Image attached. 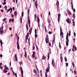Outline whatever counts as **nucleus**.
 Masks as SVG:
<instances>
[{"mask_svg": "<svg viewBox=\"0 0 77 77\" xmlns=\"http://www.w3.org/2000/svg\"><path fill=\"white\" fill-rule=\"evenodd\" d=\"M68 35H69V34H68V32H67L66 36V46H68L69 44L68 42H69V39H68Z\"/></svg>", "mask_w": 77, "mask_h": 77, "instance_id": "nucleus-1", "label": "nucleus"}, {"mask_svg": "<svg viewBox=\"0 0 77 77\" xmlns=\"http://www.w3.org/2000/svg\"><path fill=\"white\" fill-rule=\"evenodd\" d=\"M49 69H49V68L47 67L46 68V72L45 73V77H47V76H48V75H47V72H49Z\"/></svg>", "mask_w": 77, "mask_h": 77, "instance_id": "nucleus-2", "label": "nucleus"}, {"mask_svg": "<svg viewBox=\"0 0 77 77\" xmlns=\"http://www.w3.org/2000/svg\"><path fill=\"white\" fill-rule=\"evenodd\" d=\"M35 6L36 9L38 8V2H37V0H36V1L35 2Z\"/></svg>", "mask_w": 77, "mask_h": 77, "instance_id": "nucleus-3", "label": "nucleus"}, {"mask_svg": "<svg viewBox=\"0 0 77 77\" xmlns=\"http://www.w3.org/2000/svg\"><path fill=\"white\" fill-rule=\"evenodd\" d=\"M54 60H52V62H51L52 65V66H53L54 67V65H55V63H54Z\"/></svg>", "mask_w": 77, "mask_h": 77, "instance_id": "nucleus-4", "label": "nucleus"}, {"mask_svg": "<svg viewBox=\"0 0 77 77\" xmlns=\"http://www.w3.org/2000/svg\"><path fill=\"white\" fill-rule=\"evenodd\" d=\"M66 21H67L69 24H70V23H71V21H70L69 19L68 18H67V19L66 20Z\"/></svg>", "mask_w": 77, "mask_h": 77, "instance_id": "nucleus-5", "label": "nucleus"}, {"mask_svg": "<svg viewBox=\"0 0 77 77\" xmlns=\"http://www.w3.org/2000/svg\"><path fill=\"white\" fill-rule=\"evenodd\" d=\"M45 41L46 43L48 44L49 42V38H45Z\"/></svg>", "mask_w": 77, "mask_h": 77, "instance_id": "nucleus-6", "label": "nucleus"}, {"mask_svg": "<svg viewBox=\"0 0 77 77\" xmlns=\"http://www.w3.org/2000/svg\"><path fill=\"white\" fill-rule=\"evenodd\" d=\"M67 11L68 12V13L69 14V15H71V13L70 11V10H69L68 9H67Z\"/></svg>", "mask_w": 77, "mask_h": 77, "instance_id": "nucleus-7", "label": "nucleus"}, {"mask_svg": "<svg viewBox=\"0 0 77 77\" xmlns=\"http://www.w3.org/2000/svg\"><path fill=\"white\" fill-rule=\"evenodd\" d=\"M48 24H50V23L51 22V21L50 20V18H48Z\"/></svg>", "mask_w": 77, "mask_h": 77, "instance_id": "nucleus-8", "label": "nucleus"}, {"mask_svg": "<svg viewBox=\"0 0 77 77\" xmlns=\"http://www.w3.org/2000/svg\"><path fill=\"white\" fill-rule=\"evenodd\" d=\"M3 71L5 73H6V72H8V70H7V69L5 68L4 69Z\"/></svg>", "mask_w": 77, "mask_h": 77, "instance_id": "nucleus-9", "label": "nucleus"}, {"mask_svg": "<svg viewBox=\"0 0 77 77\" xmlns=\"http://www.w3.org/2000/svg\"><path fill=\"white\" fill-rule=\"evenodd\" d=\"M46 59V57H45V56L43 55L42 57V60H45Z\"/></svg>", "mask_w": 77, "mask_h": 77, "instance_id": "nucleus-10", "label": "nucleus"}, {"mask_svg": "<svg viewBox=\"0 0 77 77\" xmlns=\"http://www.w3.org/2000/svg\"><path fill=\"white\" fill-rule=\"evenodd\" d=\"M32 29H33V28H31L30 30L29 31V32L30 35H31V33H32Z\"/></svg>", "mask_w": 77, "mask_h": 77, "instance_id": "nucleus-11", "label": "nucleus"}, {"mask_svg": "<svg viewBox=\"0 0 77 77\" xmlns=\"http://www.w3.org/2000/svg\"><path fill=\"white\" fill-rule=\"evenodd\" d=\"M37 22L38 23H39V21H40V20H39V18L37 17Z\"/></svg>", "mask_w": 77, "mask_h": 77, "instance_id": "nucleus-12", "label": "nucleus"}, {"mask_svg": "<svg viewBox=\"0 0 77 77\" xmlns=\"http://www.w3.org/2000/svg\"><path fill=\"white\" fill-rule=\"evenodd\" d=\"M71 3V5L72 6V10H73V9H74V7H73V3H72V2H71L70 3Z\"/></svg>", "mask_w": 77, "mask_h": 77, "instance_id": "nucleus-13", "label": "nucleus"}, {"mask_svg": "<svg viewBox=\"0 0 77 77\" xmlns=\"http://www.w3.org/2000/svg\"><path fill=\"white\" fill-rule=\"evenodd\" d=\"M72 17L75 20V13H73L72 15Z\"/></svg>", "mask_w": 77, "mask_h": 77, "instance_id": "nucleus-14", "label": "nucleus"}, {"mask_svg": "<svg viewBox=\"0 0 77 77\" xmlns=\"http://www.w3.org/2000/svg\"><path fill=\"white\" fill-rule=\"evenodd\" d=\"M28 23H30V17H29V16H28Z\"/></svg>", "mask_w": 77, "mask_h": 77, "instance_id": "nucleus-15", "label": "nucleus"}, {"mask_svg": "<svg viewBox=\"0 0 77 77\" xmlns=\"http://www.w3.org/2000/svg\"><path fill=\"white\" fill-rule=\"evenodd\" d=\"M26 30H27V31H28L29 29H28V23H27L26 24Z\"/></svg>", "mask_w": 77, "mask_h": 77, "instance_id": "nucleus-16", "label": "nucleus"}, {"mask_svg": "<svg viewBox=\"0 0 77 77\" xmlns=\"http://www.w3.org/2000/svg\"><path fill=\"white\" fill-rule=\"evenodd\" d=\"M17 12L14 11V14L15 15V17H17Z\"/></svg>", "mask_w": 77, "mask_h": 77, "instance_id": "nucleus-17", "label": "nucleus"}, {"mask_svg": "<svg viewBox=\"0 0 77 77\" xmlns=\"http://www.w3.org/2000/svg\"><path fill=\"white\" fill-rule=\"evenodd\" d=\"M17 44V48L19 50H20V46L19 45V44Z\"/></svg>", "mask_w": 77, "mask_h": 77, "instance_id": "nucleus-18", "label": "nucleus"}, {"mask_svg": "<svg viewBox=\"0 0 77 77\" xmlns=\"http://www.w3.org/2000/svg\"><path fill=\"white\" fill-rule=\"evenodd\" d=\"M11 9H12V8H10L9 9H8V10H7V13H8V12H9V11H11Z\"/></svg>", "mask_w": 77, "mask_h": 77, "instance_id": "nucleus-19", "label": "nucleus"}, {"mask_svg": "<svg viewBox=\"0 0 77 77\" xmlns=\"http://www.w3.org/2000/svg\"><path fill=\"white\" fill-rule=\"evenodd\" d=\"M33 71H34V73H35V74H37V72H36V70H35V69H33Z\"/></svg>", "mask_w": 77, "mask_h": 77, "instance_id": "nucleus-20", "label": "nucleus"}, {"mask_svg": "<svg viewBox=\"0 0 77 77\" xmlns=\"http://www.w3.org/2000/svg\"><path fill=\"white\" fill-rule=\"evenodd\" d=\"M60 36H62V35L61 34V33L62 32V29L61 28V27H60Z\"/></svg>", "mask_w": 77, "mask_h": 77, "instance_id": "nucleus-21", "label": "nucleus"}, {"mask_svg": "<svg viewBox=\"0 0 77 77\" xmlns=\"http://www.w3.org/2000/svg\"><path fill=\"white\" fill-rule=\"evenodd\" d=\"M25 57H26L27 56V52H26V51H25Z\"/></svg>", "mask_w": 77, "mask_h": 77, "instance_id": "nucleus-22", "label": "nucleus"}, {"mask_svg": "<svg viewBox=\"0 0 77 77\" xmlns=\"http://www.w3.org/2000/svg\"><path fill=\"white\" fill-rule=\"evenodd\" d=\"M0 43L1 46H2V45L3 44V42H2V40H1L0 41Z\"/></svg>", "mask_w": 77, "mask_h": 77, "instance_id": "nucleus-23", "label": "nucleus"}, {"mask_svg": "<svg viewBox=\"0 0 77 77\" xmlns=\"http://www.w3.org/2000/svg\"><path fill=\"white\" fill-rule=\"evenodd\" d=\"M58 18H60V13L58 14Z\"/></svg>", "mask_w": 77, "mask_h": 77, "instance_id": "nucleus-24", "label": "nucleus"}, {"mask_svg": "<svg viewBox=\"0 0 77 77\" xmlns=\"http://www.w3.org/2000/svg\"><path fill=\"white\" fill-rule=\"evenodd\" d=\"M32 58H34V57H35V55H34V54H32Z\"/></svg>", "mask_w": 77, "mask_h": 77, "instance_id": "nucleus-25", "label": "nucleus"}, {"mask_svg": "<svg viewBox=\"0 0 77 77\" xmlns=\"http://www.w3.org/2000/svg\"><path fill=\"white\" fill-rule=\"evenodd\" d=\"M21 74H22V75H23V70H21Z\"/></svg>", "mask_w": 77, "mask_h": 77, "instance_id": "nucleus-26", "label": "nucleus"}, {"mask_svg": "<svg viewBox=\"0 0 77 77\" xmlns=\"http://www.w3.org/2000/svg\"><path fill=\"white\" fill-rule=\"evenodd\" d=\"M60 17H58V23H59L60 22Z\"/></svg>", "mask_w": 77, "mask_h": 77, "instance_id": "nucleus-27", "label": "nucleus"}, {"mask_svg": "<svg viewBox=\"0 0 77 77\" xmlns=\"http://www.w3.org/2000/svg\"><path fill=\"white\" fill-rule=\"evenodd\" d=\"M37 30L36 29H35V34H36L37 33Z\"/></svg>", "mask_w": 77, "mask_h": 77, "instance_id": "nucleus-28", "label": "nucleus"}, {"mask_svg": "<svg viewBox=\"0 0 77 77\" xmlns=\"http://www.w3.org/2000/svg\"><path fill=\"white\" fill-rule=\"evenodd\" d=\"M65 61L66 62L67 61V58H66V57H65Z\"/></svg>", "mask_w": 77, "mask_h": 77, "instance_id": "nucleus-29", "label": "nucleus"}, {"mask_svg": "<svg viewBox=\"0 0 77 77\" xmlns=\"http://www.w3.org/2000/svg\"><path fill=\"white\" fill-rule=\"evenodd\" d=\"M54 41H55V39H53V40L52 41V45L54 43Z\"/></svg>", "mask_w": 77, "mask_h": 77, "instance_id": "nucleus-30", "label": "nucleus"}, {"mask_svg": "<svg viewBox=\"0 0 77 77\" xmlns=\"http://www.w3.org/2000/svg\"><path fill=\"white\" fill-rule=\"evenodd\" d=\"M23 15H24V12H23L22 13V17H23Z\"/></svg>", "mask_w": 77, "mask_h": 77, "instance_id": "nucleus-31", "label": "nucleus"}, {"mask_svg": "<svg viewBox=\"0 0 77 77\" xmlns=\"http://www.w3.org/2000/svg\"><path fill=\"white\" fill-rule=\"evenodd\" d=\"M37 36H38V35H37V34H35V39H36V38H37Z\"/></svg>", "mask_w": 77, "mask_h": 77, "instance_id": "nucleus-32", "label": "nucleus"}, {"mask_svg": "<svg viewBox=\"0 0 77 77\" xmlns=\"http://www.w3.org/2000/svg\"><path fill=\"white\" fill-rule=\"evenodd\" d=\"M52 33V32L49 31L48 32V33L49 34V35L51 34V33Z\"/></svg>", "mask_w": 77, "mask_h": 77, "instance_id": "nucleus-33", "label": "nucleus"}, {"mask_svg": "<svg viewBox=\"0 0 77 77\" xmlns=\"http://www.w3.org/2000/svg\"><path fill=\"white\" fill-rule=\"evenodd\" d=\"M46 38H45L49 39V38H48V35H46Z\"/></svg>", "mask_w": 77, "mask_h": 77, "instance_id": "nucleus-34", "label": "nucleus"}, {"mask_svg": "<svg viewBox=\"0 0 77 77\" xmlns=\"http://www.w3.org/2000/svg\"><path fill=\"white\" fill-rule=\"evenodd\" d=\"M72 65H73V68H74V62H72Z\"/></svg>", "mask_w": 77, "mask_h": 77, "instance_id": "nucleus-35", "label": "nucleus"}, {"mask_svg": "<svg viewBox=\"0 0 77 77\" xmlns=\"http://www.w3.org/2000/svg\"><path fill=\"white\" fill-rule=\"evenodd\" d=\"M0 34H2V33H3V30H0Z\"/></svg>", "mask_w": 77, "mask_h": 77, "instance_id": "nucleus-36", "label": "nucleus"}, {"mask_svg": "<svg viewBox=\"0 0 77 77\" xmlns=\"http://www.w3.org/2000/svg\"><path fill=\"white\" fill-rule=\"evenodd\" d=\"M34 17H35V20H36V14H35L34 15Z\"/></svg>", "mask_w": 77, "mask_h": 77, "instance_id": "nucleus-37", "label": "nucleus"}, {"mask_svg": "<svg viewBox=\"0 0 77 77\" xmlns=\"http://www.w3.org/2000/svg\"><path fill=\"white\" fill-rule=\"evenodd\" d=\"M57 2L58 3V4H56L57 6H59V1H57Z\"/></svg>", "mask_w": 77, "mask_h": 77, "instance_id": "nucleus-38", "label": "nucleus"}, {"mask_svg": "<svg viewBox=\"0 0 77 77\" xmlns=\"http://www.w3.org/2000/svg\"><path fill=\"white\" fill-rule=\"evenodd\" d=\"M20 22H21V23H22V17H20Z\"/></svg>", "mask_w": 77, "mask_h": 77, "instance_id": "nucleus-39", "label": "nucleus"}, {"mask_svg": "<svg viewBox=\"0 0 77 77\" xmlns=\"http://www.w3.org/2000/svg\"><path fill=\"white\" fill-rule=\"evenodd\" d=\"M35 45H34L33 46V47H32V50H35Z\"/></svg>", "mask_w": 77, "mask_h": 77, "instance_id": "nucleus-40", "label": "nucleus"}, {"mask_svg": "<svg viewBox=\"0 0 77 77\" xmlns=\"http://www.w3.org/2000/svg\"><path fill=\"white\" fill-rule=\"evenodd\" d=\"M35 46L36 47V48L37 50H38V47L36 45V44H35Z\"/></svg>", "mask_w": 77, "mask_h": 77, "instance_id": "nucleus-41", "label": "nucleus"}, {"mask_svg": "<svg viewBox=\"0 0 77 77\" xmlns=\"http://www.w3.org/2000/svg\"><path fill=\"white\" fill-rule=\"evenodd\" d=\"M71 36V32L70 31H69V36Z\"/></svg>", "mask_w": 77, "mask_h": 77, "instance_id": "nucleus-42", "label": "nucleus"}, {"mask_svg": "<svg viewBox=\"0 0 77 77\" xmlns=\"http://www.w3.org/2000/svg\"><path fill=\"white\" fill-rule=\"evenodd\" d=\"M72 23H73V26H75V22L74 21L72 22Z\"/></svg>", "mask_w": 77, "mask_h": 77, "instance_id": "nucleus-43", "label": "nucleus"}, {"mask_svg": "<svg viewBox=\"0 0 77 77\" xmlns=\"http://www.w3.org/2000/svg\"><path fill=\"white\" fill-rule=\"evenodd\" d=\"M66 66H68V63H66Z\"/></svg>", "mask_w": 77, "mask_h": 77, "instance_id": "nucleus-44", "label": "nucleus"}, {"mask_svg": "<svg viewBox=\"0 0 77 77\" xmlns=\"http://www.w3.org/2000/svg\"><path fill=\"white\" fill-rule=\"evenodd\" d=\"M6 2H4L3 3V5H6Z\"/></svg>", "mask_w": 77, "mask_h": 77, "instance_id": "nucleus-45", "label": "nucleus"}, {"mask_svg": "<svg viewBox=\"0 0 77 77\" xmlns=\"http://www.w3.org/2000/svg\"><path fill=\"white\" fill-rule=\"evenodd\" d=\"M29 11H30V9H29L28 10V15H29Z\"/></svg>", "mask_w": 77, "mask_h": 77, "instance_id": "nucleus-46", "label": "nucleus"}, {"mask_svg": "<svg viewBox=\"0 0 77 77\" xmlns=\"http://www.w3.org/2000/svg\"><path fill=\"white\" fill-rule=\"evenodd\" d=\"M15 59H16L17 58V54L15 55Z\"/></svg>", "mask_w": 77, "mask_h": 77, "instance_id": "nucleus-47", "label": "nucleus"}, {"mask_svg": "<svg viewBox=\"0 0 77 77\" xmlns=\"http://www.w3.org/2000/svg\"><path fill=\"white\" fill-rule=\"evenodd\" d=\"M49 51L50 52L49 54H51V49H49Z\"/></svg>", "mask_w": 77, "mask_h": 77, "instance_id": "nucleus-48", "label": "nucleus"}, {"mask_svg": "<svg viewBox=\"0 0 77 77\" xmlns=\"http://www.w3.org/2000/svg\"><path fill=\"white\" fill-rule=\"evenodd\" d=\"M5 20H6V18H4L2 20L3 21H5Z\"/></svg>", "mask_w": 77, "mask_h": 77, "instance_id": "nucleus-49", "label": "nucleus"}, {"mask_svg": "<svg viewBox=\"0 0 77 77\" xmlns=\"http://www.w3.org/2000/svg\"><path fill=\"white\" fill-rule=\"evenodd\" d=\"M60 60L63 59V58L62 57V56H60Z\"/></svg>", "mask_w": 77, "mask_h": 77, "instance_id": "nucleus-50", "label": "nucleus"}, {"mask_svg": "<svg viewBox=\"0 0 77 77\" xmlns=\"http://www.w3.org/2000/svg\"><path fill=\"white\" fill-rule=\"evenodd\" d=\"M69 53H71V49H70L68 51Z\"/></svg>", "mask_w": 77, "mask_h": 77, "instance_id": "nucleus-51", "label": "nucleus"}, {"mask_svg": "<svg viewBox=\"0 0 77 77\" xmlns=\"http://www.w3.org/2000/svg\"><path fill=\"white\" fill-rule=\"evenodd\" d=\"M61 34L62 35H63V32H62V30L61 29Z\"/></svg>", "mask_w": 77, "mask_h": 77, "instance_id": "nucleus-52", "label": "nucleus"}, {"mask_svg": "<svg viewBox=\"0 0 77 77\" xmlns=\"http://www.w3.org/2000/svg\"><path fill=\"white\" fill-rule=\"evenodd\" d=\"M73 11H74V12H75V9H73Z\"/></svg>", "mask_w": 77, "mask_h": 77, "instance_id": "nucleus-53", "label": "nucleus"}, {"mask_svg": "<svg viewBox=\"0 0 77 77\" xmlns=\"http://www.w3.org/2000/svg\"><path fill=\"white\" fill-rule=\"evenodd\" d=\"M26 39H28V36H26Z\"/></svg>", "mask_w": 77, "mask_h": 77, "instance_id": "nucleus-54", "label": "nucleus"}, {"mask_svg": "<svg viewBox=\"0 0 77 77\" xmlns=\"http://www.w3.org/2000/svg\"><path fill=\"white\" fill-rule=\"evenodd\" d=\"M74 48L75 50H77V47L76 46H75Z\"/></svg>", "mask_w": 77, "mask_h": 77, "instance_id": "nucleus-55", "label": "nucleus"}, {"mask_svg": "<svg viewBox=\"0 0 77 77\" xmlns=\"http://www.w3.org/2000/svg\"><path fill=\"white\" fill-rule=\"evenodd\" d=\"M19 63H20V65H21V64H23V63L21 61H20Z\"/></svg>", "mask_w": 77, "mask_h": 77, "instance_id": "nucleus-56", "label": "nucleus"}, {"mask_svg": "<svg viewBox=\"0 0 77 77\" xmlns=\"http://www.w3.org/2000/svg\"><path fill=\"white\" fill-rule=\"evenodd\" d=\"M12 72L13 74V75H15V72H14L13 70L12 71Z\"/></svg>", "mask_w": 77, "mask_h": 77, "instance_id": "nucleus-57", "label": "nucleus"}, {"mask_svg": "<svg viewBox=\"0 0 77 77\" xmlns=\"http://www.w3.org/2000/svg\"><path fill=\"white\" fill-rule=\"evenodd\" d=\"M11 21L12 22H14V19H12Z\"/></svg>", "mask_w": 77, "mask_h": 77, "instance_id": "nucleus-58", "label": "nucleus"}, {"mask_svg": "<svg viewBox=\"0 0 77 77\" xmlns=\"http://www.w3.org/2000/svg\"><path fill=\"white\" fill-rule=\"evenodd\" d=\"M17 44H19L18 43V42H19V40L17 39Z\"/></svg>", "mask_w": 77, "mask_h": 77, "instance_id": "nucleus-59", "label": "nucleus"}, {"mask_svg": "<svg viewBox=\"0 0 77 77\" xmlns=\"http://www.w3.org/2000/svg\"><path fill=\"white\" fill-rule=\"evenodd\" d=\"M1 12H3V13H4V11H3V10H1Z\"/></svg>", "mask_w": 77, "mask_h": 77, "instance_id": "nucleus-60", "label": "nucleus"}, {"mask_svg": "<svg viewBox=\"0 0 77 77\" xmlns=\"http://www.w3.org/2000/svg\"><path fill=\"white\" fill-rule=\"evenodd\" d=\"M74 36L75 37V35H76L75 33V32H74Z\"/></svg>", "mask_w": 77, "mask_h": 77, "instance_id": "nucleus-61", "label": "nucleus"}, {"mask_svg": "<svg viewBox=\"0 0 77 77\" xmlns=\"http://www.w3.org/2000/svg\"><path fill=\"white\" fill-rule=\"evenodd\" d=\"M48 14L50 16L51 15V14H50V11H49L48 12Z\"/></svg>", "mask_w": 77, "mask_h": 77, "instance_id": "nucleus-62", "label": "nucleus"}, {"mask_svg": "<svg viewBox=\"0 0 77 77\" xmlns=\"http://www.w3.org/2000/svg\"><path fill=\"white\" fill-rule=\"evenodd\" d=\"M20 68L21 71L22 70H23V69H22V67H20Z\"/></svg>", "mask_w": 77, "mask_h": 77, "instance_id": "nucleus-63", "label": "nucleus"}, {"mask_svg": "<svg viewBox=\"0 0 77 77\" xmlns=\"http://www.w3.org/2000/svg\"><path fill=\"white\" fill-rule=\"evenodd\" d=\"M11 11H10V13H12V8H11Z\"/></svg>", "mask_w": 77, "mask_h": 77, "instance_id": "nucleus-64", "label": "nucleus"}]
</instances>
